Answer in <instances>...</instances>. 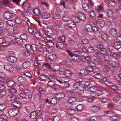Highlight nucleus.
<instances>
[{
  "instance_id": "obj_1",
  "label": "nucleus",
  "mask_w": 121,
  "mask_h": 121,
  "mask_svg": "<svg viewBox=\"0 0 121 121\" xmlns=\"http://www.w3.org/2000/svg\"><path fill=\"white\" fill-rule=\"evenodd\" d=\"M19 111L17 109L12 108L10 109L8 111V113L11 116H13L18 114Z\"/></svg>"
},
{
  "instance_id": "obj_2",
  "label": "nucleus",
  "mask_w": 121,
  "mask_h": 121,
  "mask_svg": "<svg viewBox=\"0 0 121 121\" xmlns=\"http://www.w3.org/2000/svg\"><path fill=\"white\" fill-rule=\"evenodd\" d=\"M85 29L86 32L84 30H83L82 31V33L84 35L86 34L87 32L90 31L91 30V27L90 24H86L85 26Z\"/></svg>"
},
{
  "instance_id": "obj_3",
  "label": "nucleus",
  "mask_w": 121,
  "mask_h": 121,
  "mask_svg": "<svg viewBox=\"0 0 121 121\" xmlns=\"http://www.w3.org/2000/svg\"><path fill=\"white\" fill-rule=\"evenodd\" d=\"M37 59L41 62H43L45 61L46 58L44 56L41 54H39L37 55L36 57Z\"/></svg>"
},
{
  "instance_id": "obj_4",
  "label": "nucleus",
  "mask_w": 121,
  "mask_h": 121,
  "mask_svg": "<svg viewBox=\"0 0 121 121\" xmlns=\"http://www.w3.org/2000/svg\"><path fill=\"white\" fill-rule=\"evenodd\" d=\"M109 34L112 37H116L117 35L116 30L113 29H110L109 31Z\"/></svg>"
},
{
  "instance_id": "obj_5",
  "label": "nucleus",
  "mask_w": 121,
  "mask_h": 121,
  "mask_svg": "<svg viewBox=\"0 0 121 121\" xmlns=\"http://www.w3.org/2000/svg\"><path fill=\"white\" fill-rule=\"evenodd\" d=\"M6 59L8 61L11 63L16 62L17 60L16 58L13 56H7L6 57Z\"/></svg>"
},
{
  "instance_id": "obj_6",
  "label": "nucleus",
  "mask_w": 121,
  "mask_h": 121,
  "mask_svg": "<svg viewBox=\"0 0 121 121\" xmlns=\"http://www.w3.org/2000/svg\"><path fill=\"white\" fill-rule=\"evenodd\" d=\"M0 81L2 82H5L7 80L5 74L3 73H0Z\"/></svg>"
},
{
  "instance_id": "obj_7",
  "label": "nucleus",
  "mask_w": 121,
  "mask_h": 121,
  "mask_svg": "<svg viewBox=\"0 0 121 121\" xmlns=\"http://www.w3.org/2000/svg\"><path fill=\"white\" fill-rule=\"evenodd\" d=\"M4 68L9 72H13L14 70L13 67L10 65H4Z\"/></svg>"
},
{
  "instance_id": "obj_8",
  "label": "nucleus",
  "mask_w": 121,
  "mask_h": 121,
  "mask_svg": "<svg viewBox=\"0 0 121 121\" xmlns=\"http://www.w3.org/2000/svg\"><path fill=\"white\" fill-rule=\"evenodd\" d=\"M105 68L103 70L104 71L107 73H110V74L109 75V76L110 77H112L113 75L112 72L111 70L106 65L105 66Z\"/></svg>"
},
{
  "instance_id": "obj_9",
  "label": "nucleus",
  "mask_w": 121,
  "mask_h": 121,
  "mask_svg": "<svg viewBox=\"0 0 121 121\" xmlns=\"http://www.w3.org/2000/svg\"><path fill=\"white\" fill-rule=\"evenodd\" d=\"M77 16L79 19L82 21H84L86 19V17L81 12L77 14Z\"/></svg>"
},
{
  "instance_id": "obj_10",
  "label": "nucleus",
  "mask_w": 121,
  "mask_h": 121,
  "mask_svg": "<svg viewBox=\"0 0 121 121\" xmlns=\"http://www.w3.org/2000/svg\"><path fill=\"white\" fill-rule=\"evenodd\" d=\"M69 80V78L67 77H62L60 78L59 79H57V80L60 83L62 82H67Z\"/></svg>"
},
{
  "instance_id": "obj_11",
  "label": "nucleus",
  "mask_w": 121,
  "mask_h": 121,
  "mask_svg": "<svg viewBox=\"0 0 121 121\" xmlns=\"http://www.w3.org/2000/svg\"><path fill=\"white\" fill-rule=\"evenodd\" d=\"M30 65V62L29 61H26L23 63L22 66L24 68L28 69L29 68Z\"/></svg>"
},
{
  "instance_id": "obj_12",
  "label": "nucleus",
  "mask_w": 121,
  "mask_h": 121,
  "mask_svg": "<svg viewBox=\"0 0 121 121\" xmlns=\"http://www.w3.org/2000/svg\"><path fill=\"white\" fill-rule=\"evenodd\" d=\"M39 42L40 45L43 46H45L47 45L46 41L44 37L43 36L39 39Z\"/></svg>"
},
{
  "instance_id": "obj_13",
  "label": "nucleus",
  "mask_w": 121,
  "mask_h": 121,
  "mask_svg": "<svg viewBox=\"0 0 121 121\" xmlns=\"http://www.w3.org/2000/svg\"><path fill=\"white\" fill-rule=\"evenodd\" d=\"M12 17V14L9 12H5L4 14V18L6 19H9Z\"/></svg>"
},
{
  "instance_id": "obj_14",
  "label": "nucleus",
  "mask_w": 121,
  "mask_h": 121,
  "mask_svg": "<svg viewBox=\"0 0 121 121\" xmlns=\"http://www.w3.org/2000/svg\"><path fill=\"white\" fill-rule=\"evenodd\" d=\"M18 81L19 83H24L26 82V78L22 76H19L18 78Z\"/></svg>"
},
{
  "instance_id": "obj_15",
  "label": "nucleus",
  "mask_w": 121,
  "mask_h": 121,
  "mask_svg": "<svg viewBox=\"0 0 121 121\" xmlns=\"http://www.w3.org/2000/svg\"><path fill=\"white\" fill-rule=\"evenodd\" d=\"M7 85L8 87L12 88L15 86V83L13 81L10 80L7 82Z\"/></svg>"
},
{
  "instance_id": "obj_16",
  "label": "nucleus",
  "mask_w": 121,
  "mask_h": 121,
  "mask_svg": "<svg viewBox=\"0 0 121 121\" xmlns=\"http://www.w3.org/2000/svg\"><path fill=\"white\" fill-rule=\"evenodd\" d=\"M101 109L100 107L95 106H92L91 107V109L93 112H97L98 111Z\"/></svg>"
},
{
  "instance_id": "obj_17",
  "label": "nucleus",
  "mask_w": 121,
  "mask_h": 121,
  "mask_svg": "<svg viewBox=\"0 0 121 121\" xmlns=\"http://www.w3.org/2000/svg\"><path fill=\"white\" fill-rule=\"evenodd\" d=\"M78 75L81 76H84L87 75V74L85 70L81 69L78 72Z\"/></svg>"
},
{
  "instance_id": "obj_18",
  "label": "nucleus",
  "mask_w": 121,
  "mask_h": 121,
  "mask_svg": "<svg viewBox=\"0 0 121 121\" xmlns=\"http://www.w3.org/2000/svg\"><path fill=\"white\" fill-rule=\"evenodd\" d=\"M114 48L117 50H118L121 47V44L116 42H113Z\"/></svg>"
},
{
  "instance_id": "obj_19",
  "label": "nucleus",
  "mask_w": 121,
  "mask_h": 121,
  "mask_svg": "<svg viewBox=\"0 0 121 121\" xmlns=\"http://www.w3.org/2000/svg\"><path fill=\"white\" fill-rule=\"evenodd\" d=\"M50 14L49 13L46 12L42 13L41 14L42 17L44 19H47L50 17Z\"/></svg>"
},
{
  "instance_id": "obj_20",
  "label": "nucleus",
  "mask_w": 121,
  "mask_h": 121,
  "mask_svg": "<svg viewBox=\"0 0 121 121\" xmlns=\"http://www.w3.org/2000/svg\"><path fill=\"white\" fill-rule=\"evenodd\" d=\"M36 27L35 26H34L33 27H31L29 28L28 29L29 33L32 35H33L34 32L36 31Z\"/></svg>"
},
{
  "instance_id": "obj_21",
  "label": "nucleus",
  "mask_w": 121,
  "mask_h": 121,
  "mask_svg": "<svg viewBox=\"0 0 121 121\" xmlns=\"http://www.w3.org/2000/svg\"><path fill=\"white\" fill-rule=\"evenodd\" d=\"M114 94L115 96L113 98V101H118L120 99V96L118 95V93L115 92Z\"/></svg>"
},
{
  "instance_id": "obj_22",
  "label": "nucleus",
  "mask_w": 121,
  "mask_h": 121,
  "mask_svg": "<svg viewBox=\"0 0 121 121\" xmlns=\"http://www.w3.org/2000/svg\"><path fill=\"white\" fill-rule=\"evenodd\" d=\"M113 12L111 10H108L107 12V16L108 18H111L113 16Z\"/></svg>"
},
{
  "instance_id": "obj_23",
  "label": "nucleus",
  "mask_w": 121,
  "mask_h": 121,
  "mask_svg": "<svg viewBox=\"0 0 121 121\" xmlns=\"http://www.w3.org/2000/svg\"><path fill=\"white\" fill-rule=\"evenodd\" d=\"M97 22L101 27L104 26L105 24V22L103 20L101 19H98Z\"/></svg>"
},
{
  "instance_id": "obj_24",
  "label": "nucleus",
  "mask_w": 121,
  "mask_h": 121,
  "mask_svg": "<svg viewBox=\"0 0 121 121\" xmlns=\"http://www.w3.org/2000/svg\"><path fill=\"white\" fill-rule=\"evenodd\" d=\"M92 69L93 67L91 65V66L86 67L85 69L88 74L89 73H92Z\"/></svg>"
},
{
  "instance_id": "obj_25",
  "label": "nucleus",
  "mask_w": 121,
  "mask_h": 121,
  "mask_svg": "<svg viewBox=\"0 0 121 121\" xmlns=\"http://www.w3.org/2000/svg\"><path fill=\"white\" fill-rule=\"evenodd\" d=\"M53 33L52 31L50 29H48L45 30V36H50L52 35Z\"/></svg>"
},
{
  "instance_id": "obj_26",
  "label": "nucleus",
  "mask_w": 121,
  "mask_h": 121,
  "mask_svg": "<svg viewBox=\"0 0 121 121\" xmlns=\"http://www.w3.org/2000/svg\"><path fill=\"white\" fill-rule=\"evenodd\" d=\"M48 65V64L47 63H46L43 65H42L41 67V70L42 71H46L47 70V67Z\"/></svg>"
},
{
  "instance_id": "obj_27",
  "label": "nucleus",
  "mask_w": 121,
  "mask_h": 121,
  "mask_svg": "<svg viewBox=\"0 0 121 121\" xmlns=\"http://www.w3.org/2000/svg\"><path fill=\"white\" fill-rule=\"evenodd\" d=\"M12 105L14 107L17 108H20L21 106V105H20V103L17 101H15L13 103Z\"/></svg>"
},
{
  "instance_id": "obj_28",
  "label": "nucleus",
  "mask_w": 121,
  "mask_h": 121,
  "mask_svg": "<svg viewBox=\"0 0 121 121\" xmlns=\"http://www.w3.org/2000/svg\"><path fill=\"white\" fill-rule=\"evenodd\" d=\"M72 75L71 72L69 70H66L64 71V76L67 77H70Z\"/></svg>"
},
{
  "instance_id": "obj_29",
  "label": "nucleus",
  "mask_w": 121,
  "mask_h": 121,
  "mask_svg": "<svg viewBox=\"0 0 121 121\" xmlns=\"http://www.w3.org/2000/svg\"><path fill=\"white\" fill-rule=\"evenodd\" d=\"M37 46L35 44H33L31 45V52H34L36 51L37 50Z\"/></svg>"
},
{
  "instance_id": "obj_30",
  "label": "nucleus",
  "mask_w": 121,
  "mask_h": 121,
  "mask_svg": "<svg viewBox=\"0 0 121 121\" xmlns=\"http://www.w3.org/2000/svg\"><path fill=\"white\" fill-rule=\"evenodd\" d=\"M24 4V9L25 10H27L29 9H30V5L29 3H27L23 2L22 4V5Z\"/></svg>"
},
{
  "instance_id": "obj_31",
  "label": "nucleus",
  "mask_w": 121,
  "mask_h": 121,
  "mask_svg": "<svg viewBox=\"0 0 121 121\" xmlns=\"http://www.w3.org/2000/svg\"><path fill=\"white\" fill-rule=\"evenodd\" d=\"M75 110L71 108H69L67 110V112L68 114L71 115L75 113Z\"/></svg>"
},
{
  "instance_id": "obj_32",
  "label": "nucleus",
  "mask_w": 121,
  "mask_h": 121,
  "mask_svg": "<svg viewBox=\"0 0 121 121\" xmlns=\"http://www.w3.org/2000/svg\"><path fill=\"white\" fill-rule=\"evenodd\" d=\"M33 12L34 14L36 16H39L40 14V11L37 9H34L33 10Z\"/></svg>"
},
{
  "instance_id": "obj_33",
  "label": "nucleus",
  "mask_w": 121,
  "mask_h": 121,
  "mask_svg": "<svg viewBox=\"0 0 121 121\" xmlns=\"http://www.w3.org/2000/svg\"><path fill=\"white\" fill-rule=\"evenodd\" d=\"M64 44L63 43L58 42L56 43V48H58L60 49H62L63 48Z\"/></svg>"
},
{
  "instance_id": "obj_34",
  "label": "nucleus",
  "mask_w": 121,
  "mask_h": 121,
  "mask_svg": "<svg viewBox=\"0 0 121 121\" xmlns=\"http://www.w3.org/2000/svg\"><path fill=\"white\" fill-rule=\"evenodd\" d=\"M48 58L51 60H53L56 58V56L55 54H51L48 56Z\"/></svg>"
},
{
  "instance_id": "obj_35",
  "label": "nucleus",
  "mask_w": 121,
  "mask_h": 121,
  "mask_svg": "<svg viewBox=\"0 0 121 121\" xmlns=\"http://www.w3.org/2000/svg\"><path fill=\"white\" fill-rule=\"evenodd\" d=\"M44 37L46 42H49L50 41H53V38L52 37L48 36H45Z\"/></svg>"
},
{
  "instance_id": "obj_36",
  "label": "nucleus",
  "mask_w": 121,
  "mask_h": 121,
  "mask_svg": "<svg viewBox=\"0 0 121 121\" xmlns=\"http://www.w3.org/2000/svg\"><path fill=\"white\" fill-rule=\"evenodd\" d=\"M57 100L55 98H52L50 99V103L52 104H55L57 102Z\"/></svg>"
},
{
  "instance_id": "obj_37",
  "label": "nucleus",
  "mask_w": 121,
  "mask_h": 121,
  "mask_svg": "<svg viewBox=\"0 0 121 121\" xmlns=\"http://www.w3.org/2000/svg\"><path fill=\"white\" fill-rule=\"evenodd\" d=\"M83 106L82 104H79L76 107V109L77 110L80 111L83 109Z\"/></svg>"
},
{
  "instance_id": "obj_38",
  "label": "nucleus",
  "mask_w": 121,
  "mask_h": 121,
  "mask_svg": "<svg viewBox=\"0 0 121 121\" xmlns=\"http://www.w3.org/2000/svg\"><path fill=\"white\" fill-rule=\"evenodd\" d=\"M56 97L58 99H61L65 97L64 95L62 93H59L56 95Z\"/></svg>"
},
{
  "instance_id": "obj_39",
  "label": "nucleus",
  "mask_w": 121,
  "mask_h": 121,
  "mask_svg": "<svg viewBox=\"0 0 121 121\" xmlns=\"http://www.w3.org/2000/svg\"><path fill=\"white\" fill-rule=\"evenodd\" d=\"M76 100V99L74 97H70L68 98L67 101L69 103H72L75 101Z\"/></svg>"
},
{
  "instance_id": "obj_40",
  "label": "nucleus",
  "mask_w": 121,
  "mask_h": 121,
  "mask_svg": "<svg viewBox=\"0 0 121 121\" xmlns=\"http://www.w3.org/2000/svg\"><path fill=\"white\" fill-rule=\"evenodd\" d=\"M48 78L49 81H54L55 80L56 76L55 75H50L48 77Z\"/></svg>"
},
{
  "instance_id": "obj_41",
  "label": "nucleus",
  "mask_w": 121,
  "mask_h": 121,
  "mask_svg": "<svg viewBox=\"0 0 121 121\" xmlns=\"http://www.w3.org/2000/svg\"><path fill=\"white\" fill-rule=\"evenodd\" d=\"M71 25V24H69V23L65 24V28L66 29L68 30L70 28L74 27V25L73 24V25Z\"/></svg>"
},
{
  "instance_id": "obj_42",
  "label": "nucleus",
  "mask_w": 121,
  "mask_h": 121,
  "mask_svg": "<svg viewBox=\"0 0 121 121\" xmlns=\"http://www.w3.org/2000/svg\"><path fill=\"white\" fill-rule=\"evenodd\" d=\"M9 98L12 101L15 100L17 99V97L13 94L10 95Z\"/></svg>"
},
{
  "instance_id": "obj_43",
  "label": "nucleus",
  "mask_w": 121,
  "mask_h": 121,
  "mask_svg": "<svg viewBox=\"0 0 121 121\" xmlns=\"http://www.w3.org/2000/svg\"><path fill=\"white\" fill-rule=\"evenodd\" d=\"M111 121H117L118 119V117L116 116H111L109 118Z\"/></svg>"
},
{
  "instance_id": "obj_44",
  "label": "nucleus",
  "mask_w": 121,
  "mask_h": 121,
  "mask_svg": "<svg viewBox=\"0 0 121 121\" xmlns=\"http://www.w3.org/2000/svg\"><path fill=\"white\" fill-rule=\"evenodd\" d=\"M6 23L7 24L10 26L13 25L15 24V22L13 21L12 20L7 21L6 22Z\"/></svg>"
},
{
  "instance_id": "obj_45",
  "label": "nucleus",
  "mask_w": 121,
  "mask_h": 121,
  "mask_svg": "<svg viewBox=\"0 0 121 121\" xmlns=\"http://www.w3.org/2000/svg\"><path fill=\"white\" fill-rule=\"evenodd\" d=\"M36 116V113L35 111H34L31 112L30 114V117L31 118H35Z\"/></svg>"
},
{
  "instance_id": "obj_46",
  "label": "nucleus",
  "mask_w": 121,
  "mask_h": 121,
  "mask_svg": "<svg viewBox=\"0 0 121 121\" xmlns=\"http://www.w3.org/2000/svg\"><path fill=\"white\" fill-rule=\"evenodd\" d=\"M54 81H49L48 83V85L50 87L53 86L55 83Z\"/></svg>"
},
{
  "instance_id": "obj_47",
  "label": "nucleus",
  "mask_w": 121,
  "mask_h": 121,
  "mask_svg": "<svg viewBox=\"0 0 121 121\" xmlns=\"http://www.w3.org/2000/svg\"><path fill=\"white\" fill-rule=\"evenodd\" d=\"M39 33L41 35L45 36V30L43 29H40L39 30Z\"/></svg>"
},
{
  "instance_id": "obj_48",
  "label": "nucleus",
  "mask_w": 121,
  "mask_h": 121,
  "mask_svg": "<svg viewBox=\"0 0 121 121\" xmlns=\"http://www.w3.org/2000/svg\"><path fill=\"white\" fill-rule=\"evenodd\" d=\"M98 118V117L97 116H94L91 117L89 120L91 121H96Z\"/></svg>"
},
{
  "instance_id": "obj_49",
  "label": "nucleus",
  "mask_w": 121,
  "mask_h": 121,
  "mask_svg": "<svg viewBox=\"0 0 121 121\" xmlns=\"http://www.w3.org/2000/svg\"><path fill=\"white\" fill-rule=\"evenodd\" d=\"M108 4L110 6H114L116 5L115 2L114 1H109L108 2Z\"/></svg>"
},
{
  "instance_id": "obj_50",
  "label": "nucleus",
  "mask_w": 121,
  "mask_h": 121,
  "mask_svg": "<svg viewBox=\"0 0 121 121\" xmlns=\"http://www.w3.org/2000/svg\"><path fill=\"white\" fill-rule=\"evenodd\" d=\"M101 37L102 39L104 40H106L108 38V35L105 34L101 35Z\"/></svg>"
},
{
  "instance_id": "obj_51",
  "label": "nucleus",
  "mask_w": 121,
  "mask_h": 121,
  "mask_svg": "<svg viewBox=\"0 0 121 121\" xmlns=\"http://www.w3.org/2000/svg\"><path fill=\"white\" fill-rule=\"evenodd\" d=\"M53 69L55 71H57L60 69V66L58 65H55L53 66Z\"/></svg>"
},
{
  "instance_id": "obj_52",
  "label": "nucleus",
  "mask_w": 121,
  "mask_h": 121,
  "mask_svg": "<svg viewBox=\"0 0 121 121\" xmlns=\"http://www.w3.org/2000/svg\"><path fill=\"white\" fill-rule=\"evenodd\" d=\"M61 118L60 116H56L53 118L54 121H59Z\"/></svg>"
},
{
  "instance_id": "obj_53",
  "label": "nucleus",
  "mask_w": 121,
  "mask_h": 121,
  "mask_svg": "<svg viewBox=\"0 0 121 121\" xmlns=\"http://www.w3.org/2000/svg\"><path fill=\"white\" fill-rule=\"evenodd\" d=\"M72 19L75 22H78L79 21V19L77 16V17L75 16H73L72 18Z\"/></svg>"
},
{
  "instance_id": "obj_54",
  "label": "nucleus",
  "mask_w": 121,
  "mask_h": 121,
  "mask_svg": "<svg viewBox=\"0 0 121 121\" xmlns=\"http://www.w3.org/2000/svg\"><path fill=\"white\" fill-rule=\"evenodd\" d=\"M82 7L84 9L85 11H86L89 8L88 5L86 3L82 5Z\"/></svg>"
},
{
  "instance_id": "obj_55",
  "label": "nucleus",
  "mask_w": 121,
  "mask_h": 121,
  "mask_svg": "<svg viewBox=\"0 0 121 121\" xmlns=\"http://www.w3.org/2000/svg\"><path fill=\"white\" fill-rule=\"evenodd\" d=\"M6 108V105L4 104H0V111H3Z\"/></svg>"
},
{
  "instance_id": "obj_56",
  "label": "nucleus",
  "mask_w": 121,
  "mask_h": 121,
  "mask_svg": "<svg viewBox=\"0 0 121 121\" xmlns=\"http://www.w3.org/2000/svg\"><path fill=\"white\" fill-rule=\"evenodd\" d=\"M13 31L16 34L18 33L20 31V29L18 27H15L13 29Z\"/></svg>"
},
{
  "instance_id": "obj_57",
  "label": "nucleus",
  "mask_w": 121,
  "mask_h": 121,
  "mask_svg": "<svg viewBox=\"0 0 121 121\" xmlns=\"http://www.w3.org/2000/svg\"><path fill=\"white\" fill-rule=\"evenodd\" d=\"M96 87L95 86H91L89 88V90L91 92H95L96 90Z\"/></svg>"
},
{
  "instance_id": "obj_58",
  "label": "nucleus",
  "mask_w": 121,
  "mask_h": 121,
  "mask_svg": "<svg viewBox=\"0 0 121 121\" xmlns=\"http://www.w3.org/2000/svg\"><path fill=\"white\" fill-rule=\"evenodd\" d=\"M92 73H99L100 72V69L97 68H95L92 69Z\"/></svg>"
},
{
  "instance_id": "obj_59",
  "label": "nucleus",
  "mask_w": 121,
  "mask_h": 121,
  "mask_svg": "<svg viewBox=\"0 0 121 121\" xmlns=\"http://www.w3.org/2000/svg\"><path fill=\"white\" fill-rule=\"evenodd\" d=\"M60 17V14L58 13H56L54 14L53 17L54 19H59Z\"/></svg>"
},
{
  "instance_id": "obj_60",
  "label": "nucleus",
  "mask_w": 121,
  "mask_h": 121,
  "mask_svg": "<svg viewBox=\"0 0 121 121\" xmlns=\"http://www.w3.org/2000/svg\"><path fill=\"white\" fill-rule=\"evenodd\" d=\"M103 6L101 5H100L98 7L97 11L98 13H100L103 12Z\"/></svg>"
},
{
  "instance_id": "obj_61",
  "label": "nucleus",
  "mask_w": 121,
  "mask_h": 121,
  "mask_svg": "<svg viewBox=\"0 0 121 121\" xmlns=\"http://www.w3.org/2000/svg\"><path fill=\"white\" fill-rule=\"evenodd\" d=\"M21 38L23 39L26 40L27 39L28 37L27 36L24 34H22L20 36Z\"/></svg>"
},
{
  "instance_id": "obj_62",
  "label": "nucleus",
  "mask_w": 121,
  "mask_h": 121,
  "mask_svg": "<svg viewBox=\"0 0 121 121\" xmlns=\"http://www.w3.org/2000/svg\"><path fill=\"white\" fill-rule=\"evenodd\" d=\"M9 92L12 94H15L17 92V91L15 89L12 88L9 89Z\"/></svg>"
},
{
  "instance_id": "obj_63",
  "label": "nucleus",
  "mask_w": 121,
  "mask_h": 121,
  "mask_svg": "<svg viewBox=\"0 0 121 121\" xmlns=\"http://www.w3.org/2000/svg\"><path fill=\"white\" fill-rule=\"evenodd\" d=\"M78 118L75 117H71L69 119V121H78Z\"/></svg>"
},
{
  "instance_id": "obj_64",
  "label": "nucleus",
  "mask_w": 121,
  "mask_h": 121,
  "mask_svg": "<svg viewBox=\"0 0 121 121\" xmlns=\"http://www.w3.org/2000/svg\"><path fill=\"white\" fill-rule=\"evenodd\" d=\"M119 74L117 76H116L115 78L116 80H119L120 78H121V69H120L119 70Z\"/></svg>"
}]
</instances>
